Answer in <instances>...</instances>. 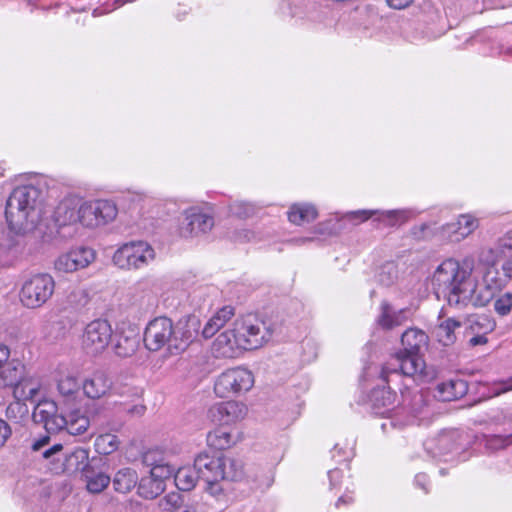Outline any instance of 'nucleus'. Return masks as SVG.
<instances>
[{"label":"nucleus","mask_w":512,"mask_h":512,"mask_svg":"<svg viewBox=\"0 0 512 512\" xmlns=\"http://www.w3.org/2000/svg\"><path fill=\"white\" fill-rule=\"evenodd\" d=\"M205 490L211 495L218 497L223 492V487L220 485V481H213L211 483H205Z\"/></svg>","instance_id":"6e6d98bb"},{"label":"nucleus","mask_w":512,"mask_h":512,"mask_svg":"<svg viewBox=\"0 0 512 512\" xmlns=\"http://www.w3.org/2000/svg\"><path fill=\"white\" fill-rule=\"evenodd\" d=\"M461 326L462 323L453 318H448L447 320L443 321L436 328V337L438 341L444 346L453 344L456 340L455 329Z\"/></svg>","instance_id":"72a5a7b5"},{"label":"nucleus","mask_w":512,"mask_h":512,"mask_svg":"<svg viewBox=\"0 0 512 512\" xmlns=\"http://www.w3.org/2000/svg\"><path fill=\"white\" fill-rule=\"evenodd\" d=\"M112 334V327L107 320L95 319L84 328L82 346L89 354H99L108 347Z\"/></svg>","instance_id":"9b49d317"},{"label":"nucleus","mask_w":512,"mask_h":512,"mask_svg":"<svg viewBox=\"0 0 512 512\" xmlns=\"http://www.w3.org/2000/svg\"><path fill=\"white\" fill-rule=\"evenodd\" d=\"M10 374L14 373V375H10V377L8 378V376L5 375V371H2L0 372V376L4 378V385H7V386H12L14 384H16L19 380V376H17V369L14 368L12 371L9 372Z\"/></svg>","instance_id":"13d9d810"},{"label":"nucleus","mask_w":512,"mask_h":512,"mask_svg":"<svg viewBox=\"0 0 512 512\" xmlns=\"http://www.w3.org/2000/svg\"><path fill=\"white\" fill-rule=\"evenodd\" d=\"M57 387L63 397L73 399L79 393L80 383L73 373L66 372L58 379Z\"/></svg>","instance_id":"e433bc0d"},{"label":"nucleus","mask_w":512,"mask_h":512,"mask_svg":"<svg viewBox=\"0 0 512 512\" xmlns=\"http://www.w3.org/2000/svg\"><path fill=\"white\" fill-rule=\"evenodd\" d=\"M499 246L501 248H507V249H510L512 250V238H505V239H502L499 243Z\"/></svg>","instance_id":"774afa93"},{"label":"nucleus","mask_w":512,"mask_h":512,"mask_svg":"<svg viewBox=\"0 0 512 512\" xmlns=\"http://www.w3.org/2000/svg\"><path fill=\"white\" fill-rule=\"evenodd\" d=\"M156 258L155 249L146 241H130L121 245L113 255V263L121 269L138 270Z\"/></svg>","instance_id":"423d86ee"},{"label":"nucleus","mask_w":512,"mask_h":512,"mask_svg":"<svg viewBox=\"0 0 512 512\" xmlns=\"http://www.w3.org/2000/svg\"><path fill=\"white\" fill-rule=\"evenodd\" d=\"M138 476L131 468L120 469L114 476V489L120 493L130 492L137 484Z\"/></svg>","instance_id":"2f4dec72"},{"label":"nucleus","mask_w":512,"mask_h":512,"mask_svg":"<svg viewBox=\"0 0 512 512\" xmlns=\"http://www.w3.org/2000/svg\"><path fill=\"white\" fill-rule=\"evenodd\" d=\"M195 467L204 483L220 481L221 457H213L206 453L197 455Z\"/></svg>","instance_id":"aec40b11"},{"label":"nucleus","mask_w":512,"mask_h":512,"mask_svg":"<svg viewBox=\"0 0 512 512\" xmlns=\"http://www.w3.org/2000/svg\"><path fill=\"white\" fill-rule=\"evenodd\" d=\"M403 351L409 353H420L428 344V336L420 329L410 328L401 337Z\"/></svg>","instance_id":"a878e982"},{"label":"nucleus","mask_w":512,"mask_h":512,"mask_svg":"<svg viewBox=\"0 0 512 512\" xmlns=\"http://www.w3.org/2000/svg\"><path fill=\"white\" fill-rule=\"evenodd\" d=\"M414 0H386L387 4L393 9H404L412 4Z\"/></svg>","instance_id":"4d7b16f0"},{"label":"nucleus","mask_w":512,"mask_h":512,"mask_svg":"<svg viewBox=\"0 0 512 512\" xmlns=\"http://www.w3.org/2000/svg\"><path fill=\"white\" fill-rule=\"evenodd\" d=\"M165 490V484L152 476L143 477L138 486L139 494L145 498H155Z\"/></svg>","instance_id":"ea45409f"},{"label":"nucleus","mask_w":512,"mask_h":512,"mask_svg":"<svg viewBox=\"0 0 512 512\" xmlns=\"http://www.w3.org/2000/svg\"><path fill=\"white\" fill-rule=\"evenodd\" d=\"M466 329L476 334H486L494 327V323L486 316H473L465 321Z\"/></svg>","instance_id":"37998d69"},{"label":"nucleus","mask_w":512,"mask_h":512,"mask_svg":"<svg viewBox=\"0 0 512 512\" xmlns=\"http://www.w3.org/2000/svg\"><path fill=\"white\" fill-rule=\"evenodd\" d=\"M52 220L58 229L82 224L81 198L67 196L62 199L53 211Z\"/></svg>","instance_id":"4468645a"},{"label":"nucleus","mask_w":512,"mask_h":512,"mask_svg":"<svg viewBox=\"0 0 512 512\" xmlns=\"http://www.w3.org/2000/svg\"><path fill=\"white\" fill-rule=\"evenodd\" d=\"M247 407L237 401L216 403L208 410V417L216 424L230 425L245 418Z\"/></svg>","instance_id":"2eb2a0df"},{"label":"nucleus","mask_w":512,"mask_h":512,"mask_svg":"<svg viewBox=\"0 0 512 512\" xmlns=\"http://www.w3.org/2000/svg\"><path fill=\"white\" fill-rule=\"evenodd\" d=\"M195 467L204 483L220 481L221 457H213L206 453L197 455Z\"/></svg>","instance_id":"412c9836"},{"label":"nucleus","mask_w":512,"mask_h":512,"mask_svg":"<svg viewBox=\"0 0 512 512\" xmlns=\"http://www.w3.org/2000/svg\"><path fill=\"white\" fill-rule=\"evenodd\" d=\"M118 213L116 204L110 200L83 201L81 199L82 225L95 228L112 222Z\"/></svg>","instance_id":"9d476101"},{"label":"nucleus","mask_w":512,"mask_h":512,"mask_svg":"<svg viewBox=\"0 0 512 512\" xmlns=\"http://www.w3.org/2000/svg\"><path fill=\"white\" fill-rule=\"evenodd\" d=\"M118 446L119 440L114 434H101L95 440V449L101 455H109L113 453L118 449Z\"/></svg>","instance_id":"a19ab883"},{"label":"nucleus","mask_w":512,"mask_h":512,"mask_svg":"<svg viewBox=\"0 0 512 512\" xmlns=\"http://www.w3.org/2000/svg\"><path fill=\"white\" fill-rule=\"evenodd\" d=\"M244 476V466L241 460L232 457H221L220 481H238Z\"/></svg>","instance_id":"c756f323"},{"label":"nucleus","mask_w":512,"mask_h":512,"mask_svg":"<svg viewBox=\"0 0 512 512\" xmlns=\"http://www.w3.org/2000/svg\"><path fill=\"white\" fill-rule=\"evenodd\" d=\"M207 443L217 450H224L231 447L235 440L226 428L221 427L208 433Z\"/></svg>","instance_id":"c9c22d12"},{"label":"nucleus","mask_w":512,"mask_h":512,"mask_svg":"<svg viewBox=\"0 0 512 512\" xmlns=\"http://www.w3.org/2000/svg\"><path fill=\"white\" fill-rule=\"evenodd\" d=\"M213 350L217 357L223 358H234L241 350H244L242 343H239L234 327L226 329L218 335L214 341Z\"/></svg>","instance_id":"6ab92c4d"},{"label":"nucleus","mask_w":512,"mask_h":512,"mask_svg":"<svg viewBox=\"0 0 512 512\" xmlns=\"http://www.w3.org/2000/svg\"><path fill=\"white\" fill-rule=\"evenodd\" d=\"M232 238L234 241L240 243L251 242L256 239V234L248 229H242L239 231H235Z\"/></svg>","instance_id":"3c124183"},{"label":"nucleus","mask_w":512,"mask_h":512,"mask_svg":"<svg viewBox=\"0 0 512 512\" xmlns=\"http://www.w3.org/2000/svg\"><path fill=\"white\" fill-rule=\"evenodd\" d=\"M494 310L500 316L508 315L512 310V293L505 292L494 301Z\"/></svg>","instance_id":"de8ad7c7"},{"label":"nucleus","mask_w":512,"mask_h":512,"mask_svg":"<svg viewBox=\"0 0 512 512\" xmlns=\"http://www.w3.org/2000/svg\"><path fill=\"white\" fill-rule=\"evenodd\" d=\"M62 449H63V446L61 444H55L51 448H49L43 452V457L50 458L51 456L61 452Z\"/></svg>","instance_id":"680f3d73"},{"label":"nucleus","mask_w":512,"mask_h":512,"mask_svg":"<svg viewBox=\"0 0 512 512\" xmlns=\"http://www.w3.org/2000/svg\"><path fill=\"white\" fill-rule=\"evenodd\" d=\"M65 429L71 435H81L89 427V419L78 410L71 411L66 415Z\"/></svg>","instance_id":"f704fd0d"},{"label":"nucleus","mask_w":512,"mask_h":512,"mask_svg":"<svg viewBox=\"0 0 512 512\" xmlns=\"http://www.w3.org/2000/svg\"><path fill=\"white\" fill-rule=\"evenodd\" d=\"M11 433L12 431L9 424L3 419H0V448L4 446L8 438L11 436Z\"/></svg>","instance_id":"864d4df0"},{"label":"nucleus","mask_w":512,"mask_h":512,"mask_svg":"<svg viewBox=\"0 0 512 512\" xmlns=\"http://www.w3.org/2000/svg\"><path fill=\"white\" fill-rule=\"evenodd\" d=\"M89 453L86 449L77 447L65 456V469L67 471H78L88 465Z\"/></svg>","instance_id":"4c0bfd02"},{"label":"nucleus","mask_w":512,"mask_h":512,"mask_svg":"<svg viewBox=\"0 0 512 512\" xmlns=\"http://www.w3.org/2000/svg\"><path fill=\"white\" fill-rule=\"evenodd\" d=\"M23 246L15 239L0 240V266H12L22 255Z\"/></svg>","instance_id":"c85d7f7f"},{"label":"nucleus","mask_w":512,"mask_h":512,"mask_svg":"<svg viewBox=\"0 0 512 512\" xmlns=\"http://www.w3.org/2000/svg\"><path fill=\"white\" fill-rule=\"evenodd\" d=\"M139 344L137 335H119L114 346L115 353L120 357L133 355Z\"/></svg>","instance_id":"58836bf2"},{"label":"nucleus","mask_w":512,"mask_h":512,"mask_svg":"<svg viewBox=\"0 0 512 512\" xmlns=\"http://www.w3.org/2000/svg\"><path fill=\"white\" fill-rule=\"evenodd\" d=\"M49 438L43 437L40 440H37L33 443L32 448L34 451L40 450L42 447H44L48 443Z\"/></svg>","instance_id":"69168bd1"},{"label":"nucleus","mask_w":512,"mask_h":512,"mask_svg":"<svg viewBox=\"0 0 512 512\" xmlns=\"http://www.w3.org/2000/svg\"><path fill=\"white\" fill-rule=\"evenodd\" d=\"M485 335L486 334H476L475 336L470 338L469 344L471 346H477V345L485 344L487 342V337Z\"/></svg>","instance_id":"052dcab7"},{"label":"nucleus","mask_w":512,"mask_h":512,"mask_svg":"<svg viewBox=\"0 0 512 512\" xmlns=\"http://www.w3.org/2000/svg\"><path fill=\"white\" fill-rule=\"evenodd\" d=\"M214 226V219L200 207H191L184 211V220L180 226V233L184 237L197 236L207 233Z\"/></svg>","instance_id":"ddd939ff"},{"label":"nucleus","mask_w":512,"mask_h":512,"mask_svg":"<svg viewBox=\"0 0 512 512\" xmlns=\"http://www.w3.org/2000/svg\"><path fill=\"white\" fill-rule=\"evenodd\" d=\"M233 327L244 350L261 347L273 334L270 323L251 314L236 319Z\"/></svg>","instance_id":"39448f33"},{"label":"nucleus","mask_w":512,"mask_h":512,"mask_svg":"<svg viewBox=\"0 0 512 512\" xmlns=\"http://www.w3.org/2000/svg\"><path fill=\"white\" fill-rule=\"evenodd\" d=\"M479 226L478 219L471 214H462L455 223H447L440 228V236L451 242H460L471 235ZM430 224L421 225L422 238L429 237L434 230Z\"/></svg>","instance_id":"1a4fd4ad"},{"label":"nucleus","mask_w":512,"mask_h":512,"mask_svg":"<svg viewBox=\"0 0 512 512\" xmlns=\"http://www.w3.org/2000/svg\"><path fill=\"white\" fill-rule=\"evenodd\" d=\"M254 385L252 372L244 367H235L222 372L216 379L214 391L221 398L248 392Z\"/></svg>","instance_id":"6e6552de"},{"label":"nucleus","mask_w":512,"mask_h":512,"mask_svg":"<svg viewBox=\"0 0 512 512\" xmlns=\"http://www.w3.org/2000/svg\"><path fill=\"white\" fill-rule=\"evenodd\" d=\"M394 401L395 394L390 387L374 388L368 396L371 412L382 417H390Z\"/></svg>","instance_id":"a211bd4d"},{"label":"nucleus","mask_w":512,"mask_h":512,"mask_svg":"<svg viewBox=\"0 0 512 512\" xmlns=\"http://www.w3.org/2000/svg\"><path fill=\"white\" fill-rule=\"evenodd\" d=\"M84 394L91 399L105 396L111 389V381L103 372H95L82 382Z\"/></svg>","instance_id":"4be33fe9"},{"label":"nucleus","mask_w":512,"mask_h":512,"mask_svg":"<svg viewBox=\"0 0 512 512\" xmlns=\"http://www.w3.org/2000/svg\"><path fill=\"white\" fill-rule=\"evenodd\" d=\"M54 290L55 281L50 274H35L23 282L20 301L27 308H39L51 298Z\"/></svg>","instance_id":"0eeeda50"},{"label":"nucleus","mask_w":512,"mask_h":512,"mask_svg":"<svg viewBox=\"0 0 512 512\" xmlns=\"http://www.w3.org/2000/svg\"><path fill=\"white\" fill-rule=\"evenodd\" d=\"M502 270L506 277L512 278V262L511 261H506L502 265Z\"/></svg>","instance_id":"338daca9"},{"label":"nucleus","mask_w":512,"mask_h":512,"mask_svg":"<svg viewBox=\"0 0 512 512\" xmlns=\"http://www.w3.org/2000/svg\"><path fill=\"white\" fill-rule=\"evenodd\" d=\"M10 357V349L7 345L0 343V369L8 361Z\"/></svg>","instance_id":"bf43d9fd"},{"label":"nucleus","mask_w":512,"mask_h":512,"mask_svg":"<svg viewBox=\"0 0 512 512\" xmlns=\"http://www.w3.org/2000/svg\"><path fill=\"white\" fill-rule=\"evenodd\" d=\"M455 432H443L436 439L427 440L424 443L425 449L434 457L445 455L455 449Z\"/></svg>","instance_id":"bb28decb"},{"label":"nucleus","mask_w":512,"mask_h":512,"mask_svg":"<svg viewBox=\"0 0 512 512\" xmlns=\"http://www.w3.org/2000/svg\"><path fill=\"white\" fill-rule=\"evenodd\" d=\"M405 377L416 384L429 383L436 378V370L428 367L420 353L400 351L382 367L381 378L386 384L394 378Z\"/></svg>","instance_id":"20e7f679"},{"label":"nucleus","mask_w":512,"mask_h":512,"mask_svg":"<svg viewBox=\"0 0 512 512\" xmlns=\"http://www.w3.org/2000/svg\"><path fill=\"white\" fill-rule=\"evenodd\" d=\"M232 215L239 218H248L255 214L256 207L254 204L246 201H234L229 206Z\"/></svg>","instance_id":"49530a36"},{"label":"nucleus","mask_w":512,"mask_h":512,"mask_svg":"<svg viewBox=\"0 0 512 512\" xmlns=\"http://www.w3.org/2000/svg\"><path fill=\"white\" fill-rule=\"evenodd\" d=\"M86 487L91 493L102 492L110 483V477L102 472L86 476Z\"/></svg>","instance_id":"c03bdc74"},{"label":"nucleus","mask_w":512,"mask_h":512,"mask_svg":"<svg viewBox=\"0 0 512 512\" xmlns=\"http://www.w3.org/2000/svg\"><path fill=\"white\" fill-rule=\"evenodd\" d=\"M512 444V433L510 435H492L486 439V447L490 450H498Z\"/></svg>","instance_id":"09e8293b"},{"label":"nucleus","mask_w":512,"mask_h":512,"mask_svg":"<svg viewBox=\"0 0 512 512\" xmlns=\"http://www.w3.org/2000/svg\"><path fill=\"white\" fill-rule=\"evenodd\" d=\"M432 286L438 297L443 295L450 303L470 301L485 306L501 291L504 281L495 267V257L488 265L476 267L474 258L468 256L462 261L444 260L433 273Z\"/></svg>","instance_id":"f257e3e1"},{"label":"nucleus","mask_w":512,"mask_h":512,"mask_svg":"<svg viewBox=\"0 0 512 512\" xmlns=\"http://www.w3.org/2000/svg\"><path fill=\"white\" fill-rule=\"evenodd\" d=\"M343 475L339 469H332L328 472V478L330 482V488L336 489L339 481L342 479Z\"/></svg>","instance_id":"5fc2aeb1"},{"label":"nucleus","mask_w":512,"mask_h":512,"mask_svg":"<svg viewBox=\"0 0 512 512\" xmlns=\"http://www.w3.org/2000/svg\"><path fill=\"white\" fill-rule=\"evenodd\" d=\"M467 382L462 379H451L438 384L437 397L442 401H452L467 393Z\"/></svg>","instance_id":"b1692460"},{"label":"nucleus","mask_w":512,"mask_h":512,"mask_svg":"<svg viewBox=\"0 0 512 512\" xmlns=\"http://www.w3.org/2000/svg\"><path fill=\"white\" fill-rule=\"evenodd\" d=\"M373 216H377L376 220L383 222L385 225L394 226L398 223L404 222L408 218V211L406 210H358L346 214L349 221L359 224Z\"/></svg>","instance_id":"dca6fc26"},{"label":"nucleus","mask_w":512,"mask_h":512,"mask_svg":"<svg viewBox=\"0 0 512 512\" xmlns=\"http://www.w3.org/2000/svg\"><path fill=\"white\" fill-rule=\"evenodd\" d=\"M234 316V308L224 306L219 309L205 324L202 335L208 339L213 337Z\"/></svg>","instance_id":"393cba45"},{"label":"nucleus","mask_w":512,"mask_h":512,"mask_svg":"<svg viewBox=\"0 0 512 512\" xmlns=\"http://www.w3.org/2000/svg\"><path fill=\"white\" fill-rule=\"evenodd\" d=\"M410 411L415 418L424 417L428 414L426 398L422 392L413 394L410 402Z\"/></svg>","instance_id":"a18cd8bd"},{"label":"nucleus","mask_w":512,"mask_h":512,"mask_svg":"<svg viewBox=\"0 0 512 512\" xmlns=\"http://www.w3.org/2000/svg\"><path fill=\"white\" fill-rule=\"evenodd\" d=\"M428 482V478L426 476V474H423V473H420V474H417L416 477H415V483L417 486L423 488L424 490H426V484Z\"/></svg>","instance_id":"0e129e2a"},{"label":"nucleus","mask_w":512,"mask_h":512,"mask_svg":"<svg viewBox=\"0 0 512 512\" xmlns=\"http://www.w3.org/2000/svg\"><path fill=\"white\" fill-rule=\"evenodd\" d=\"M318 213L311 204H294L288 211V219L291 223L302 225L316 219Z\"/></svg>","instance_id":"7c9ffc66"},{"label":"nucleus","mask_w":512,"mask_h":512,"mask_svg":"<svg viewBox=\"0 0 512 512\" xmlns=\"http://www.w3.org/2000/svg\"><path fill=\"white\" fill-rule=\"evenodd\" d=\"M199 480H201V478L195 467V463L193 466L179 468L175 472L173 478L175 486L182 491H190L195 487L197 481Z\"/></svg>","instance_id":"cd10ccee"},{"label":"nucleus","mask_w":512,"mask_h":512,"mask_svg":"<svg viewBox=\"0 0 512 512\" xmlns=\"http://www.w3.org/2000/svg\"><path fill=\"white\" fill-rule=\"evenodd\" d=\"M495 257V265L498 262L499 253L497 249L493 248H485L481 251L479 255L480 264L479 265H488V260H491Z\"/></svg>","instance_id":"603ef678"},{"label":"nucleus","mask_w":512,"mask_h":512,"mask_svg":"<svg viewBox=\"0 0 512 512\" xmlns=\"http://www.w3.org/2000/svg\"><path fill=\"white\" fill-rule=\"evenodd\" d=\"M508 391H512V376L499 384L498 393H505Z\"/></svg>","instance_id":"e2e57ef3"},{"label":"nucleus","mask_w":512,"mask_h":512,"mask_svg":"<svg viewBox=\"0 0 512 512\" xmlns=\"http://www.w3.org/2000/svg\"><path fill=\"white\" fill-rule=\"evenodd\" d=\"M199 328L196 316L180 319L176 324L167 317H157L146 326L143 341L150 351L166 349L171 354H179L197 337Z\"/></svg>","instance_id":"f03ea898"},{"label":"nucleus","mask_w":512,"mask_h":512,"mask_svg":"<svg viewBox=\"0 0 512 512\" xmlns=\"http://www.w3.org/2000/svg\"><path fill=\"white\" fill-rule=\"evenodd\" d=\"M94 260L93 249L79 246L58 255L54 260L53 267L60 274L74 273L88 267Z\"/></svg>","instance_id":"f8f14e48"},{"label":"nucleus","mask_w":512,"mask_h":512,"mask_svg":"<svg viewBox=\"0 0 512 512\" xmlns=\"http://www.w3.org/2000/svg\"><path fill=\"white\" fill-rule=\"evenodd\" d=\"M181 503L182 498L179 493H170L161 500L160 505L165 509H167L169 506L172 507L173 509H176L177 507H183Z\"/></svg>","instance_id":"8fccbe9b"},{"label":"nucleus","mask_w":512,"mask_h":512,"mask_svg":"<svg viewBox=\"0 0 512 512\" xmlns=\"http://www.w3.org/2000/svg\"><path fill=\"white\" fill-rule=\"evenodd\" d=\"M376 281L383 286L392 285L398 277L397 267L393 262L383 264L376 272Z\"/></svg>","instance_id":"79ce46f5"},{"label":"nucleus","mask_w":512,"mask_h":512,"mask_svg":"<svg viewBox=\"0 0 512 512\" xmlns=\"http://www.w3.org/2000/svg\"><path fill=\"white\" fill-rule=\"evenodd\" d=\"M409 309L395 310L387 302H382L380 306V315L377 318V323L383 329H393L400 326L409 319Z\"/></svg>","instance_id":"5701e85b"},{"label":"nucleus","mask_w":512,"mask_h":512,"mask_svg":"<svg viewBox=\"0 0 512 512\" xmlns=\"http://www.w3.org/2000/svg\"><path fill=\"white\" fill-rule=\"evenodd\" d=\"M39 190L32 185L17 187L10 194L5 208L8 227L17 234L32 231L39 220L37 200Z\"/></svg>","instance_id":"7ed1b4c3"},{"label":"nucleus","mask_w":512,"mask_h":512,"mask_svg":"<svg viewBox=\"0 0 512 512\" xmlns=\"http://www.w3.org/2000/svg\"><path fill=\"white\" fill-rule=\"evenodd\" d=\"M151 460L152 453L149 452L144 456V462L151 466L150 476L157 479L159 482H162L163 484H165L167 480H171L172 476L174 477L175 468L173 466L163 461L154 463Z\"/></svg>","instance_id":"473e14b6"},{"label":"nucleus","mask_w":512,"mask_h":512,"mask_svg":"<svg viewBox=\"0 0 512 512\" xmlns=\"http://www.w3.org/2000/svg\"><path fill=\"white\" fill-rule=\"evenodd\" d=\"M36 422L43 423L49 433H57L65 429L66 416L56 413V406L53 402L39 403L33 413Z\"/></svg>","instance_id":"f3484780"}]
</instances>
